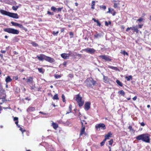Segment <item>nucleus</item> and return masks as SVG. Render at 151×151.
<instances>
[{"instance_id": "7", "label": "nucleus", "mask_w": 151, "mask_h": 151, "mask_svg": "<svg viewBox=\"0 0 151 151\" xmlns=\"http://www.w3.org/2000/svg\"><path fill=\"white\" fill-rule=\"evenodd\" d=\"M83 50L86 52L90 53L91 54H93L96 52V50L93 48H87Z\"/></svg>"}, {"instance_id": "56", "label": "nucleus", "mask_w": 151, "mask_h": 151, "mask_svg": "<svg viewBox=\"0 0 151 151\" xmlns=\"http://www.w3.org/2000/svg\"><path fill=\"white\" fill-rule=\"evenodd\" d=\"M137 99V96H135L133 98V100L135 101Z\"/></svg>"}, {"instance_id": "52", "label": "nucleus", "mask_w": 151, "mask_h": 151, "mask_svg": "<svg viewBox=\"0 0 151 151\" xmlns=\"http://www.w3.org/2000/svg\"><path fill=\"white\" fill-rule=\"evenodd\" d=\"M47 14L49 15H52L53 14V13H52L51 12H50L48 11L47 12Z\"/></svg>"}, {"instance_id": "43", "label": "nucleus", "mask_w": 151, "mask_h": 151, "mask_svg": "<svg viewBox=\"0 0 151 151\" xmlns=\"http://www.w3.org/2000/svg\"><path fill=\"white\" fill-rule=\"evenodd\" d=\"M119 4L115 3L114 4V8H116L117 7L118 5Z\"/></svg>"}, {"instance_id": "33", "label": "nucleus", "mask_w": 151, "mask_h": 151, "mask_svg": "<svg viewBox=\"0 0 151 151\" xmlns=\"http://www.w3.org/2000/svg\"><path fill=\"white\" fill-rule=\"evenodd\" d=\"M121 53L123 55H128V54L127 53V52H126L124 50L123 51H122L121 52Z\"/></svg>"}, {"instance_id": "46", "label": "nucleus", "mask_w": 151, "mask_h": 151, "mask_svg": "<svg viewBox=\"0 0 151 151\" xmlns=\"http://www.w3.org/2000/svg\"><path fill=\"white\" fill-rule=\"evenodd\" d=\"M69 35H70V37L72 38L73 36V33L72 32H70L69 33Z\"/></svg>"}, {"instance_id": "10", "label": "nucleus", "mask_w": 151, "mask_h": 151, "mask_svg": "<svg viewBox=\"0 0 151 151\" xmlns=\"http://www.w3.org/2000/svg\"><path fill=\"white\" fill-rule=\"evenodd\" d=\"M9 16L15 19H18L19 16L17 14L10 12Z\"/></svg>"}, {"instance_id": "9", "label": "nucleus", "mask_w": 151, "mask_h": 151, "mask_svg": "<svg viewBox=\"0 0 151 151\" xmlns=\"http://www.w3.org/2000/svg\"><path fill=\"white\" fill-rule=\"evenodd\" d=\"M5 97V91L2 88L0 87V99H1V98Z\"/></svg>"}, {"instance_id": "13", "label": "nucleus", "mask_w": 151, "mask_h": 151, "mask_svg": "<svg viewBox=\"0 0 151 151\" xmlns=\"http://www.w3.org/2000/svg\"><path fill=\"white\" fill-rule=\"evenodd\" d=\"M0 12L3 15H7L8 16L10 13V12H7L6 11H5L2 9L0 10Z\"/></svg>"}, {"instance_id": "11", "label": "nucleus", "mask_w": 151, "mask_h": 151, "mask_svg": "<svg viewBox=\"0 0 151 151\" xmlns=\"http://www.w3.org/2000/svg\"><path fill=\"white\" fill-rule=\"evenodd\" d=\"M130 28L134 32H135L136 33H138L139 32L138 28L137 25L130 27Z\"/></svg>"}, {"instance_id": "25", "label": "nucleus", "mask_w": 151, "mask_h": 151, "mask_svg": "<svg viewBox=\"0 0 151 151\" xmlns=\"http://www.w3.org/2000/svg\"><path fill=\"white\" fill-rule=\"evenodd\" d=\"M11 23L13 26H18L19 24L18 23L15 22H11Z\"/></svg>"}, {"instance_id": "63", "label": "nucleus", "mask_w": 151, "mask_h": 151, "mask_svg": "<svg viewBox=\"0 0 151 151\" xmlns=\"http://www.w3.org/2000/svg\"><path fill=\"white\" fill-rule=\"evenodd\" d=\"M25 99L29 101H30L31 100V99L29 98L28 97H27Z\"/></svg>"}, {"instance_id": "51", "label": "nucleus", "mask_w": 151, "mask_h": 151, "mask_svg": "<svg viewBox=\"0 0 151 151\" xmlns=\"http://www.w3.org/2000/svg\"><path fill=\"white\" fill-rule=\"evenodd\" d=\"M12 9L13 10L15 11H16L17 10L16 8V6H12Z\"/></svg>"}, {"instance_id": "61", "label": "nucleus", "mask_w": 151, "mask_h": 151, "mask_svg": "<svg viewBox=\"0 0 151 151\" xmlns=\"http://www.w3.org/2000/svg\"><path fill=\"white\" fill-rule=\"evenodd\" d=\"M6 51L5 50H1V52L2 53H5L6 52Z\"/></svg>"}, {"instance_id": "6", "label": "nucleus", "mask_w": 151, "mask_h": 151, "mask_svg": "<svg viewBox=\"0 0 151 151\" xmlns=\"http://www.w3.org/2000/svg\"><path fill=\"white\" fill-rule=\"evenodd\" d=\"M95 128L97 130H99L101 129L104 130L106 128L105 125L103 123L97 124L95 126Z\"/></svg>"}, {"instance_id": "1", "label": "nucleus", "mask_w": 151, "mask_h": 151, "mask_svg": "<svg viewBox=\"0 0 151 151\" xmlns=\"http://www.w3.org/2000/svg\"><path fill=\"white\" fill-rule=\"evenodd\" d=\"M138 140H142V141L147 143L150 142V135L148 134H143L139 135L136 137Z\"/></svg>"}, {"instance_id": "50", "label": "nucleus", "mask_w": 151, "mask_h": 151, "mask_svg": "<svg viewBox=\"0 0 151 151\" xmlns=\"http://www.w3.org/2000/svg\"><path fill=\"white\" fill-rule=\"evenodd\" d=\"M96 23H97V25L100 27L101 25V24L98 21Z\"/></svg>"}, {"instance_id": "3", "label": "nucleus", "mask_w": 151, "mask_h": 151, "mask_svg": "<svg viewBox=\"0 0 151 151\" xmlns=\"http://www.w3.org/2000/svg\"><path fill=\"white\" fill-rule=\"evenodd\" d=\"M4 30L5 32L13 34L18 35L19 33V30L10 28L4 29Z\"/></svg>"}, {"instance_id": "55", "label": "nucleus", "mask_w": 151, "mask_h": 151, "mask_svg": "<svg viewBox=\"0 0 151 151\" xmlns=\"http://www.w3.org/2000/svg\"><path fill=\"white\" fill-rule=\"evenodd\" d=\"M105 142L102 141L101 143V146H103Z\"/></svg>"}, {"instance_id": "58", "label": "nucleus", "mask_w": 151, "mask_h": 151, "mask_svg": "<svg viewBox=\"0 0 151 151\" xmlns=\"http://www.w3.org/2000/svg\"><path fill=\"white\" fill-rule=\"evenodd\" d=\"M81 55H82L80 54H77V56L79 57H81Z\"/></svg>"}, {"instance_id": "26", "label": "nucleus", "mask_w": 151, "mask_h": 151, "mask_svg": "<svg viewBox=\"0 0 151 151\" xmlns=\"http://www.w3.org/2000/svg\"><path fill=\"white\" fill-rule=\"evenodd\" d=\"M109 68L111 69H112L117 70V68L116 67H113V66L109 65L108 66Z\"/></svg>"}, {"instance_id": "5", "label": "nucleus", "mask_w": 151, "mask_h": 151, "mask_svg": "<svg viewBox=\"0 0 151 151\" xmlns=\"http://www.w3.org/2000/svg\"><path fill=\"white\" fill-rule=\"evenodd\" d=\"M82 98L80 96L79 94H78L76 96V101L78 103V105L81 107L83 106L84 102L82 101Z\"/></svg>"}, {"instance_id": "40", "label": "nucleus", "mask_w": 151, "mask_h": 151, "mask_svg": "<svg viewBox=\"0 0 151 151\" xmlns=\"http://www.w3.org/2000/svg\"><path fill=\"white\" fill-rule=\"evenodd\" d=\"M20 127L19 128V130H20L22 132V133L23 134V132H24L25 131V130L24 129H23V128H22L21 127Z\"/></svg>"}, {"instance_id": "32", "label": "nucleus", "mask_w": 151, "mask_h": 151, "mask_svg": "<svg viewBox=\"0 0 151 151\" xmlns=\"http://www.w3.org/2000/svg\"><path fill=\"white\" fill-rule=\"evenodd\" d=\"M116 83H117L119 86H122V83H121L118 80H116Z\"/></svg>"}, {"instance_id": "34", "label": "nucleus", "mask_w": 151, "mask_h": 151, "mask_svg": "<svg viewBox=\"0 0 151 151\" xmlns=\"http://www.w3.org/2000/svg\"><path fill=\"white\" fill-rule=\"evenodd\" d=\"M31 44L34 47H37L38 46V45L35 42H32Z\"/></svg>"}, {"instance_id": "12", "label": "nucleus", "mask_w": 151, "mask_h": 151, "mask_svg": "<svg viewBox=\"0 0 151 151\" xmlns=\"http://www.w3.org/2000/svg\"><path fill=\"white\" fill-rule=\"evenodd\" d=\"M85 125H82L81 129L80 136H81L82 134L85 133Z\"/></svg>"}, {"instance_id": "35", "label": "nucleus", "mask_w": 151, "mask_h": 151, "mask_svg": "<svg viewBox=\"0 0 151 151\" xmlns=\"http://www.w3.org/2000/svg\"><path fill=\"white\" fill-rule=\"evenodd\" d=\"M39 72L41 73H44V71H43V69L42 68H37Z\"/></svg>"}, {"instance_id": "45", "label": "nucleus", "mask_w": 151, "mask_h": 151, "mask_svg": "<svg viewBox=\"0 0 151 151\" xmlns=\"http://www.w3.org/2000/svg\"><path fill=\"white\" fill-rule=\"evenodd\" d=\"M143 20V19L142 18H140L139 19H138L137 20V21H139V22H141L142 21V20Z\"/></svg>"}, {"instance_id": "29", "label": "nucleus", "mask_w": 151, "mask_h": 151, "mask_svg": "<svg viewBox=\"0 0 151 151\" xmlns=\"http://www.w3.org/2000/svg\"><path fill=\"white\" fill-rule=\"evenodd\" d=\"M53 99L54 100H58L59 98L58 97V94H56L53 97Z\"/></svg>"}, {"instance_id": "8", "label": "nucleus", "mask_w": 151, "mask_h": 151, "mask_svg": "<svg viewBox=\"0 0 151 151\" xmlns=\"http://www.w3.org/2000/svg\"><path fill=\"white\" fill-rule=\"evenodd\" d=\"M99 57L104 60L106 61H110L111 60V59L110 58V57L108 55H101L99 56Z\"/></svg>"}, {"instance_id": "27", "label": "nucleus", "mask_w": 151, "mask_h": 151, "mask_svg": "<svg viewBox=\"0 0 151 151\" xmlns=\"http://www.w3.org/2000/svg\"><path fill=\"white\" fill-rule=\"evenodd\" d=\"M125 78L127 81H130V80L132 79V77L131 76H126Z\"/></svg>"}, {"instance_id": "48", "label": "nucleus", "mask_w": 151, "mask_h": 151, "mask_svg": "<svg viewBox=\"0 0 151 151\" xmlns=\"http://www.w3.org/2000/svg\"><path fill=\"white\" fill-rule=\"evenodd\" d=\"M68 54H69V57L70 55L71 56H72L73 55V52H71L70 51L69 52V53H68Z\"/></svg>"}, {"instance_id": "64", "label": "nucleus", "mask_w": 151, "mask_h": 151, "mask_svg": "<svg viewBox=\"0 0 151 151\" xmlns=\"http://www.w3.org/2000/svg\"><path fill=\"white\" fill-rule=\"evenodd\" d=\"M64 31V28H62L61 29V32H63Z\"/></svg>"}, {"instance_id": "37", "label": "nucleus", "mask_w": 151, "mask_h": 151, "mask_svg": "<svg viewBox=\"0 0 151 151\" xmlns=\"http://www.w3.org/2000/svg\"><path fill=\"white\" fill-rule=\"evenodd\" d=\"M81 122L82 125H84V124H86L87 122L84 120H81Z\"/></svg>"}, {"instance_id": "44", "label": "nucleus", "mask_w": 151, "mask_h": 151, "mask_svg": "<svg viewBox=\"0 0 151 151\" xmlns=\"http://www.w3.org/2000/svg\"><path fill=\"white\" fill-rule=\"evenodd\" d=\"M18 27H19V28H21L24 29V27H23V26L22 25V24H19V25H18Z\"/></svg>"}, {"instance_id": "60", "label": "nucleus", "mask_w": 151, "mask_h": 151, "mask_svg": "<svg viewBox=\"0 0 151 151\" xmlns=\"http://www.w3.org/2000/svg\"><path fill=\"white\" fill-rule=\"evenodd\" d=\"M67 64V63L65 62H64L63 63V65H64L65 66H66Z\"/></svg>"}, {"instance_id": "18", "label": "nucleus", "mask_w": 151, "mask_h": 151, "mask_svg": "<svg viewBox=\"0 0 151 151\" xmlns=\"http://www.w3.org/2000/svg\"><path fill=\"white\" fill-rule=\"evenodd\" d=\"M18 118L17 117H14V121L15 122V123L16 124L17 126L18 127H19V126L18 124Z\"/></svg>"}, {"instance_id": "19", "label": "nucleus", "mask_w": 151, "mask_h": 151, "mask_svg": "<svg viewBox=\"0 0 151 151\" xmlns=\"http://www.w3.org/2000/svg\"><path fill=\"white\" fill-rule=\"evenodd\" d=\"M103 36V35L102 33H99V34H96L94 35V37L96 38H98L100 37H101L102 36Z\"/></svg>"}, {"instance_id": "28", "label": "nucleus", "mask_w": 151, "mask_h": 151, "mask_svg": "<svg viewBox=\"0 0 151 151\" xmlns=\"http://www.w3.org/2000/svg\"><path fill=\"white\" fill-rule=\"evenodd\" d=\"M71 109H72V105H71L70 104L69 106V111L67 112V113H66V114H69L71 112Z\"/></svg>"}, {"instance_id": "22", "label": "nucleus", "mask_w": 151, "mask_h": 151, "mask_svg": "<svg viewBox=\"0 0 151 151\" xmlns=\"http://www.w3.org/2000/svg\"><path fill=\"white\" fill-rule=\"evenodd\" d=\"M52 126L54 129H56L58 127V125L57 124L55 123H52Z\"/></svg>"}, {"instance_id": "14", "label": "nucleus", "mask_w": 151, "mask_h": 151, "mask_svg": "<svg viewBox=\"0 0 151 151\" xmlns=\"http://www.w3.org/2000/svg\"><path fill=\"white\" fill-rule=\"evenodd\" d=\"M61 57L63 59H67L69 58V54L67 53H62L61 55Z\"/></svg>"}, {"instance_id": "39", "label": "nucleus", "mask_w": 151, "mask_h": 151, "mask_svg": "<svg viewBox=\"0 0 151 151\" xmlns=\"http://www.w3.org/2000/svg\"><path fill=\"white\" fill-rule=\"evenodd\" d=\"M54 77L56 78H60L61 77V76L60 75L56 74L55 75Z\"/></svg>"}, {"instance_id": "30", "label": "nucleus", "mask_w": 151, "mask_h": 151, "mask_svg": "<svg viewBox=\"0 0 151 151\" xmlns=\"http://www.w3.org/2000/svg\"><path fill=\"white\" fill-rule=\"evenodd\" d=\"M118 93H119L120 94H121L123 96H124L125 95V92L122 90L119 91Z\"/></svg>"}, {"instance_id": "57", "label": "nucleus", "mask_w": 151, "mask_h": 151, "mask_svg": "<svg viewBox=\"0 0 151 151\" xmlns=\"http://www.w3.org/2000/svg\"><path fill=\"white\" fill-rule=\"evenodd\" d=\"M92 20H93L94 22H96L98 21V20H96L94 18H93Z\"/></svg>"}, {"instance_id": "31", "label": "nucleus", "mask_w": 151, "mask_h": 151, "mask_svg": "<svg viewBox=\"0 0 151 151\" xmlns=\"http://www.w3.org/2000/svg\"><path fill=\"white\" fill-rule=\"evenodd\" d=\"M108 9L109 11L107 12V13L112 14V12L114 11V9H113L111 8H109Z\"/></svg>"}, {"instance_id": "38", "label": "nucleus", "mask_w": 151, "mask_h": 151, "mask_svg": "<svg viewBox=\"0 0 151 151\" xmlns=\"http://www.w3.org/2000/svg\"><path fill=\"white\" fill-rule=\"evenodd\" d=\"M62 98L63 99V102H65V97L64 95L63 94L62 95Z\"/></svg>"}, {"instance_id": "17", "label": "nucleus", "mask_w": 151, "mask_h": 151, "mask_svg": "<svg viewBox=\"0 0 151 151\" xmlns=\"http://www.w3.org/2000/svg\"><path fill=\"white\" fill-rule=\"evenodd\" d=\"M12 80L10 77L9 76H8L6 78L5 81L7 83H8L11 82Z\"/></svg>"}, {"instance_id": "36", "label": "nucleus", "mask_w": 151, "mask_h": 151, "mask_svg": "<svg viewBox=\"0 0 151 151\" xmlns=\"http://www.w3.org/2000/svg\"><path fill=\"white\" fill-rule=\"evenodd\" d=\"M58 33V31H57L56 32L55 31H53L52 34L54 36H57Z\"/></svg>"}, {"instance_id": "4", "label": "nucleus", "mask_w": 151, "mask_h": 151, "mask_svg": "<svg viewBox=\"0 0 151 151\" xmlns=\"http://www.w3.org/2000/svg\"><path fill=\"white\" fill-rule=\"evenodd\" d=\"M86 83L88 86L92 87L95 85L96 81H94L92 78H88L86 79Z\"/></svg>"}, {"instance_id": "21", "label": "nucleus", "mask_w": 151, "mask_h": 151, "mask_svg": "<svg viewBox=\"0 0 151 151\" xmlns=\"http://www.w3.org/2000/svg\"><path fill=\"white\" fill-rule=\"evenodd\" d=\"M112 134L111 133V132H109L105 136V138H106V139H109V138L111 137Z\"/></svg>"}, {"instance_id": "2", "label": "nucleus", "mask_w": 151, "mask_h": 151, "mask_svg": "<svg viewBox=\"0 0 151 151\" xmlns=\"http://www.w3.org/2000/svg\"><path fill=\"white\" fill-rule=\"evenodd\" d=\"M36 58L40 61L45 60L50 63H52L54 61V60L50 57L47 56L43 54H41L40 55H37Z\"/></svg>"}, {"instance_id": "16", "label": "nucleus", "mask_w": 151, "mask_h": 151, "mask_svg": "<svg viewBox=\"0 0 151 151\" xmlns=\"http://www.w3.org/2000/svg\"><path fill=\"white\" fill-rule=\"evenodd\" d=\"M33 78L32 77H29L27 79V82L28 83H32L33 81Z\"/></svg>"}, {"instance_id": "42", "label": "nucleus", "mask_w": 151, "mask_h": 151, "mask_svg": "<svg viewBox=\"0 0 151 151\" xmlns=\"http://www.w3.org/2000/svg\"><path fill=\"white\" fill-rule=\"evenodd\" d=\"M100 7L101 8H102L103 9L105 10L106 9V6H105L102 5L100 6Z\"/></svg>"}, {"instance_id": "41", "label": "nucleus", "mask_w": 151, "mask_h": 151, "mask_svg": "<svg viewBox=\"0 0 151 151\" xmlns=\"http://www.w3.org/2000/svg\"><path fill=\"white\" fill-rule=\"evenodd\" d=\"M113 140L112 139H111L109 141V144L110 145H111L112 143H113Z\"/></svg>"}, {"instance_id": "15", "label": "nucleus", "mask_w": 151, "mask_h": 151, "mask_svg": "<svg viewBox=\"0 0 151 151\" xmlns=\"http://www.w3.org/2000/svg\"><path fill=\"white\" fill-rule=\"evenodd\" d=\"M90 103L89 102L86 103L85 105V109L86 110H88L90 108Z\"/></svg>"}, {"instance_id": "47", "label": "nucleus", "mask_w": 151, "mask_h": 151, "mask_svg": "<svg viewBox=\"0 0 151 151\" xmlns=\"http://www.w3.org/2000/svg\"><path fill=\"white\" fill-rule=\"evenodd\" d=\"M56 9L54 6H52L51 8V9L54 11H55Z\"/></svg>"}, {"instance_id": "49", "label": "nucleus", "mask_w": 151, "mask_h": 151, "mask_svg": "<svg viewBox=\"0 0 151 151\" xmlns=\"http://www.w3.org/2000/svg\"><path fill=\"white\" fill-rule=\"evenodd\" d=\"M62 9V8H58L56 9V10H57L58 12H60L61 11Z\"/></svg>"}, {"instance_id": "59", "label": "nucleus", "mask_w": 151, "mask_h": 151, "mask_svg": "<svg viewBox=\"0 0 151 151\" xmlns=\"http://www.w3.org/2000/svg\"><path fill=\"white\" fill-rule=\"evenodd\" d=\"M105 25L106 26H108L109 25V23L106 22H105Z\"/></svg>"}, {"instance_id": "53", "label": "nucleus", "mask_w": 151, "mask_h": 151, "mask_svg": "<svg viewBox=\"0 0 151 151\" xmlns=\"http://www.w3.org/2000/svg\"><path fill=\"white\" fill-rule=\"evenodd\" d=\"M95 1H92L91 6H95Z\"/></svg>"}, {"instance_id": "23", "label": "nucleus", "mask_w": 151, "mask_h": 151, "mask_svg": "<svg viewBox=\"0 0 151 151\" xmlns=\"http://www.w3.org/2000/svg\"><path fill=\"white\" fill-rule=\"evenodd\" d=\"M35 108L34 107H29L27 109V110L28 111H34L35 110Z\"/></svg>"}, {"instance_id": "24", "label": "nucleus", "mask_w": 151, "mask_h": 151, "mask_svg": "<svg viewBox=\"0 0 151 151\" xmlns=\"http://www.w3.org/2000/svg\"><path fill=\"white\" fill-rule=\"evenodd\" d=\"M1 99L2 102L1 103H0V104H2L3 103L6 102L7 100L5 99V97H3L1 98Z\"/></svg>"}, {"instance_id": "20", "label": "nucleus", "mask_w": 151, "mask_h": 151, "mask_svg": "<svg viewBox=\"0 0 151 151\" xmlns=\"http://www.w3.org/2000/svg\"><path fill=\"white\" fill-rule=\"evenodd\" d=\"M103 79L104 81V82L105 83H107L109 82V80L108 78L107 77L103 76Z\"/></svg>"}, {"instance_id": "54", "label": "nucleus", "mask_w": 151, "mask_h": 151, "mask_svg": "<svg viewBox=\"0 0 151 151\" xmlns=\"http://www.w3.org/2000/svg\"><path fill=\"white\" fill-rule=\"evenodd\" d=\"M140 124L142 126H144L145 125V123L144 122H142L140 123Z\"/></svg>"}, {"instance_id": "62", "label": "nucleus", "mask_w": 151, "mask_h": 151, "mask_svg": "<svg viewBox=\"0 0 151 151\" xmlns=\"http://www.w3.org/2000/svg\"><path fill=\"white\" fill-rule=\"evenodd\" d=\"M138 26H139V27L140 28H142V27L143 26V25L142 24H139Z\"/></svg>"}]
</instances>
